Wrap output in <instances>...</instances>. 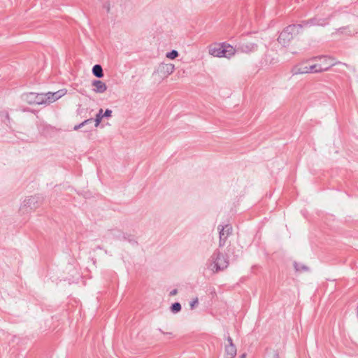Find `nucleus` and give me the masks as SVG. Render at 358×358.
Here are the masks:
<instances>
[{"label":"nucleus","mask_w":358,"mask_h":358,"mask_svg":"<svg viewBox=\"0 0 358 358\" xmlns=\"http://www.w3.org/2000/svg\"><path fill=\"white\" fill-rule=\"evenodd\" d=\"M229 264L227 255H224L216 249L207 262V267L214 273L226 269Z\"/></svg>","instance_id":"1"},{"label":"nucleus","mask_w":358,"mask_h":358,"mask_svg":"<svg viewBox=\"0 0 358 358\" xmlns=\"http://www.w3.org/2000/svg\"><path fill=\"white\" fill-rule=\"evenodd\" d=\"M301 32V26L298 24H292L286 27L280 34L278 41L282 46H287L294 35L299 34Z\"/></svg>","instance_id":"2"},{"label":"nucleus","mask_w":358,"mask_h":358,"mask_svg":"<svg viewBox=\"0 0 358 358\" xmlns=\"http://www.w3.org/2000/svg\"><path fill=\"white\" fill-rule=\"evenodd\" d=\"M45 96L44 93L26 92L22 94L21 99L29 105H42L47 103Z\"/></svg>","instance_id":"3"},{"label":"nucleus","mask_w":358,"mask_h":358,"mask_svg":"<svg viewBox=\"0 0 358 358\" xmlns=\"http://www.w3.org/2000/svg\"><path fill=\"white\" fill-rule=\"evenodd\" d=\"M330 17L322 18L317 15L314 16L308 20H303L301 24V29L303 27H310L313 26L325 27L329 24Z\"/></svg>","instance_id":"4"},{"label":"nucleus","mask_w":358,"mask_h":358,"mask_svg":"<svg viewBox=\"0 0 358 358\" xmlns=\"http://www.w3.org/2000/svg\"><path fill=\"white\" fill-rule=\"evenodd\" d=\"M217 229L220 235L219 247L222 248L225 245L227 238L232 233V227L229 224L224 226L219 225Z\"/></svg>","instance_id":"5"},{"label":"nucleus","mask_w":358,"mask_h":358,"mask_svg":"<svg viewBox=\"0 0 358 358\" xmlns=\"http://www.w3.org/2000/svg\"><path fill=\"white\" fill-rule=\"evenodd\" d=\"M44 200L41 194H35L27 198L24 201V206L29 207L31 210L36 209L43 203Z\"/></svg>","instance_id":"6"},{"label":"nucleus","mask_w":358,"mask_h":358,"mask_svg":"<svg viewBox=\"0 0 358 358\" xmlns=\"http://www.w3.org/2000/svg\"><path fill=\"white\" fill-rule=\"evenodd\" d=\"M174 65L172 64H160L156 71L161 77H167L174 71Z\"/></svg>","instance_id":"7"},{"label":"nucleus","mask_w":358,"mask_h":358,"mask_svg":"<svg viewBox=\"0 0 358 358\" xmlns=\"http://www.w3.org/2000/svg\"><path fill=\"white\" fill-rule=\"evenodd\" d=\"M226 44V42L220 43H215L213 45H210L209 47V53L210 55L220 57L221 51H224V47Z\"/></svg>","instance_id":"8"},{"label":"nucleus","mask_w":358,"mask_h":358,"mask_svg":"<svg viewBox=\"0 0 358 358\" xmlns=\"http://www.w3.org/2000/svg\"><path fill=\"white\" fill-rule=\"evenodd\" d=\"M342 64L341 62H333V63H331L329 65L327 66H324V67H322L321 65H318V64H313V65H311V66H309V73H311V72H313V73H321V72H324V71H329L332 66L336 65V64Z\"/></svg>","instance_id":"9"},{"label":"nucleus","mask_w":358,"mask_h":358,"mask_svg":"<svg viewBox=\"0 0 358 358\" xmlns=\"http://www.w3.org/2000/svg\"><path fill=\"white\" fill-rule=\"evenodd\" d=\"M257 47H258L257 44H256L255 43H241L239 45L238 49L242 52L250 53V52L256 51L257 50Z\"/></svg>","instance_id":"10"},{"label":"nucleus","mask_w":358,"mask_h":358,"mask_svg":"<svg viewBox=\"0 0 358 358\" xmlns=\"http://www.w3.org/2000/svg\"><path fill=\"white\" fill-rule=\"evenodd\" d=\"M92 85L94 87L93 91L96 93H103L107 90L106 83L100 80H94L92 82Z\"/></svg>","instance_id":"11"},{"label":"nucleus","mask_w":358,"mask_h":358,"mask_svg":"<svg viewBox=\"0 0 358 358\" xmlns=\"http://www.w3.org/2000/svg\"><path fill=\"white\" fill-rule=\"evenodd\" d=\"M236 53L235 48L230 44L226 43L224 51H221L220 57L230 58Z\"/></svg>","instance_id":"12"},{"label":"nucleus","mask_w":358,"mask_h":358,"mask_svg":"<svg viewBox=\"0 0 358 358\" xmlns=\"http://www.w3.org/2000/svg\"><path fill=\"white\" fill-rule=\"evenodd\" d=\"M45 95L47 103H50L59 99L64 94L61 93V91H57L56 92L45 93Z\"/></svg>","instance_id":"13"},{"label":"nucleus","mask_w":358,"mask_h":358,"mask_svg":"<svg viewBox=\"0 0 358 358\" xmlns=\"http://www.w3.org/2000/svg\"><path fill=\"white\" fill-rule=\"evenodd\" d=\"M92 74L97 78H101L104 76L103 68L101 64L94 65L92 67Z\"/></svg>","instance_id":"14"},{"label":"nucleus","mask_w":358,"mask_h":358,"mask_svg":"<svg viewBox=\"0 0 358 358\" xmlns=\"http://www.w3.org/2000/svg\"><path fill=\"white\" fill-rule=\"evenodd\" d=\"M225 353L229 356V358H234L237 353V349L235 345H227L225 346Z\"/></svg>","instance_id":"15"},{"label":"nucleus","mask_w":358,"mask_h":358,"mask_svg":"<svg viewBox=\"0 0 358 358\" xmlns=\"http://www.w3.org/2000/svg\"><path fill=\"white\" fill-rule=\"evenodd\" d=\"M264 358H279V352L277 350L266 348Z\"/></svg>","instance_id":"16"},{"label":"nucleus","mask_w":358,"mask_h":358,"mask_svg":"<svg viewBox=\"0 0 358 358\" xmlns=\"http://www.w3.org/2000/svg\"><path fill=\"white\" fill-rule=\"evenodd\" d=\"M309 73V66H296L294 69V74H303Z\"/></svg>","instance_id":"17"},{"label":"nucleus","mask_w":358,"mask_h":358,"mask_svg":"<svg viewBox=\"0 0 358 358\" xmlns=\"http://www.w3.org/2000/svg\"><path fill=\"white\" fill-rule=\"evenodd\" d=\"M122 233L121 231L117 229H111L109 231V235L111 236L113 238L118 239L122 241Z\"/></svg>","instance_id":"18"},{"label":"nucleus","mask_w":358,"mask_h":358,"mask_svg":"<svg viewBox=\"0 0 358 358\" xmlns=\"http://www.w3.org/2000/svg\"><path fill=\"white\" fill-rule=\"evenodd\" d=\"M294 268L296 272L308 271L309 268L307 266L299 264L296 262L293 263Z\"/></svg>","instance_id":"19"},{"label":"nucleus","mask_w":358,"mask_h":358,"mask_svg":"<svg viewBox=\"0 0 358 358\" xmlns=\"http://www.w3.org/2000/svg\"><path fill=\"white\" fill-rule=\"evenodd\" d=\"M103 109L100 108L99 112L96 115V117L94 119V127H97L99 125V124L101 123L102 119L103 118Z\"/></svg>","instance_id":"20"},{"label":"nucleus","mask_w":358,"mask_h":358,"mask_svg":"<svg viewBox=\"0 0 358 358\" xmlns=\"http://www.w3.org/2000/svg\"><path fill=\"white\" fill-rule=\"evenodd\" d=\"M324 59V62L327 63V60H331L333 63V62H336V59L334 57H331V56H329V55H318V56H315V57H313L310 59V60H317V59Z\"/></svg>","instance_id":"21"},{"label":"nucleus","mask_w":358,"mask_h":358,"mask_svg":"<svg viewBox=\"0 0 358 358\" xmlns=\"http://www.w3.org/2000/svg\"><path fill=\"white\" fill-rule=\"evenodd\" d=\"M348 29H349V26L340 27V28L336 29L335 34L340 33L342 34H345L347 36H352V34L351 31L348 30ZM334 33H332V35H334Z\"/></svg>","instance_id":"22"},{"label":"nucleus","mask_w":358,"mask_h":358,"mask_svg":"<svg viewBox=\"0 0 358 358\" xmlns=\"http://www.w3.org/2000/svg\"><path fill=\"white\" fill-rule=\"evenodd\" d=\"M94 123V119L93 118H89L83 122V125L84 127H87V129L84 130L85 132H87L90 131L92 129V124Z\"/></svg>","instance_id":"23"},{"label":"nucleus","mask_w":358,"mask_h":358,"mask_svg":"<svg viewBox=\"0 0 358 358\" xmlns=\"http://www.w3.org/2000/svg\"><path fill=\"white\" fill-rule=\"evenodd\" d=\"M181 309L182 306L179 302H175L172 303L170 307L171 311L174 314L179 313L181 310Z\"/></svg>","instance_id":"24"},{"label":"nucleus","mask_w":358,"mask_h":358,"mask_svg":"<svg viewBox=\"0 0 358 358\" xmlns=\"http://www.w3.org/2000/svg\"><path fill=\"white\" fill-rule=\"evenodd\" d=\"M122 241H127L131 243H137L136 241L134 238V236L127 234H124L122 235Z\"/></svg>","instance_id":"25"},{"label":"nucleus","mask_w":358,"mask_h":358,"mask_svg":"<svg viewBox=\"0 0 358 358\" xmlns=\"http://www.w3.org/2000/svg\"><path fill=\"white\" fill-rule=\"evenodd\" d=\"M178 56V52L176 50H172L171 51L166 53V57L173 59H176Z\"/></svg>","instance_id":"26"},{"label":"nucleus","mask_w":358,"mask_h":358,"mask_svg":"<svg viewBox=\"0 0 358 358\" xmlns=\"http://www.w3.org/2000/svg\"><path fill=\"white\" fill-rule=\"evenodd\" d=\"M103 117H110L112 115V110L110 109H106L104 113H103Z\"/></svg>","instance_id":"27"},{"label":"nucleus","mask_w":358,"mask_h":358,"mask_svg":"<svg viewBox=\"0 0 358 358\" xmlns=\"http://www.w3.org/2000/svg\"><path fill=\"white\" fill-rule=\"evenodd\" d=\"M103 8H104L106 10L107 13H109L110 10V3L108 1L105 2L103 4Z\"/></svg>","instance_id":"28"},{"label":"nucleus","mask_w":358,"mask_h":358,"mask_svg":"<svg viewBox=\"0 0 358 358\" xmlns=\"http://www.w3.org/2000/svg\"><path fill=\"white\" fill-rule=\"evenodd\" d=\"M198 303V299L196 298L193 301H192L189 303L190 308L194 309L195 306Z\"/></svg>","instance_id":"29"},{"label":"nucleus","mask_w":358,"mask_h":358,"mask_svg":"<svg viewBox=\"0 0 358 358\" xmlns=\"http://www.w3.org/2000/svg\"><path fill=\"white\" fill-rule=\"evenodd\" d=\"M157 330H158L160 333H162V334H164V335H169V336H171V337H173V333H172V332H164V331L162 329H160V328H158V329H157Z\"/></svg>","instance_id":"30"},{"label":"nucleus","mask_w":358,"mask_h":358,"mask_svg":"<svg viewBox=\"0 0 358 358\" xmlns=\"http://www.w3.org/2000/svg\"><path fill=\"white\" fill-rule=\"evenodd\" d=\"M227 336L225 335V336H226L227 340V341H228V343H229V345H234V342H233V340H232L231 337L229 336V333H227Z\"/></svg>","instance_id":"31"},{"label":"nucleus","mask_w":358,"mask_h":358,"mask_svg":"<svg viewBox=\"0 0 358 358\" xmlns=\"http://www.w3.org/2000/svg\"><path fill=\"white\" fill-rule=\"evenodd\" d=\"M83 127H84V126L83 125V122H82L80 124L74 126L73 130L77 131L79 129H81Z\"/></svg>","instance_id":"32"},{"label":"nucleus","mask_w":358,"mask_h":358,"mask_svg":"<svg viewBox=\"0 0 358 358\" xmlns=\"http://www.w3.org/2000/svg\"><path fill=\"white\" fill-rule=\"evenodd\" d=\"M177 293H178V289H173V290H171V291L170 292V294H170V296H174V295H176Z\"/></svg>","instance_id":"33"},{"label":"nucleus","mask_w":358,"mask_h":358,"mask_svg":"<svg viewBox=\"0 0 358 358\" xmlns=\"http://www.w3.org/2000/svg\"><path fill=\"white\" fill-rule=\"evenodd\" d=\"M246 357V353H243L239 358H245Z\"/></svg>","instance_id":"34"},{"label":"nucleus","mask_w":358,"mask_h":358,"mask_svg":"<svg viewBox=\"0 0 358 358\" xmlns=\"http://www.w3.org/2000/svg\"><path fill=\"white\" fill-rule=\"evenodd\" d=\"M96 248L99 249V250H102V247H101V246H97Z\"/></svg>","instance_id":"35"},{"label":"nucleus","mask_w":358,"mask_h":358,"mask_svg":"<svg viewBox=\"0 0 358 358\" xmlns=\"http://www.w3.org/2000/svg\"><path fill=\"white\" fill-rule=\"evenodd\" d=\"M357 315H358V308H357Z\"/></svg>","instance_id":"36"}]
</instances>
